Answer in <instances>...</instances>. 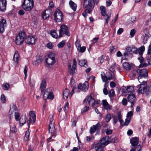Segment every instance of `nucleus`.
<instances>
[{
  "instance_id": "nucleus-1",
  "label": "nucleus",
  "mask_w": 151,
  "mask_h": 151,
  "mask_svg": "<svg viewBox=\"0 0 151 151\" xmlns=\"http://www.w3.org/2000/svg\"><path fill=\"white\" fill-rule=\"evenodd\" d=\"M95 3L93 0H83V8L84 12L82 14L84 17L88 16V14H91L94 7Z\"/></svg>"
},
{
  "instance_id": "nucleus-2",
  "label": "nucleus",
  "mask_w": 151,
  "mask_h": 151,
  "mask_svg": "<svg viewBox=\"0 0 151 151\" xmlns=\"http://www.w3.org/2000/svg\"><path fill=\"white\" fill-rule=\"evenodd\" d=\"M140 83L139 85L137 86L138 88L137 91V93L138 94H144L145 93L146 96L150 95L151 91L150 87L147 86V82L143 80Z\"/></svg>"
},
{
  "instance_id": "nucleus-3",
  "label": "nucleus",
  "mask_w": 151,
  "mask_h": 151,
  "mask_svg": "<svg viewBox=\"0 0 151 151\" xmlns=\"http://www.w3.org/2000/svg\"><path fill=\"white\" fill-rule=\"evenodd\" d=\"M145 50V47L144 46L139 47L138 49H137V54L138 53L139 57L138 58L141 64L139 66L141 67H146L147 66V64L145 63H144V58L142 56L143 52Z\"/></svg>"
},
{
  "instance_id": "nucleus-4",
  "label": "nucleus",
  "mask_w": 151,
  "mask_h": 151,
  "mask_svg": "<svg viewBox=\"0 0 151 151\" xmlns=\"http://www.w3.org/2000/svg\"><path fill=\"white\" fill-rule=\"evenodd\" d=\"M52 115H50L49 119H50V123L49 127V131L50 133L52 134V136L55 137L56 133V129L55 128V125L53 122L54 119Z\"/></svg>"
},
{
  "instance_id": "nucleus-5",
  "label": "nucleus",
  "mask_w": 151,
  "mask_h": 151,
  "mask_svg": "<svg viewBox=\"0 0 151 151\" xmlns=\"http://www.w3.org/2000/svg\"><path fill=\"white\" fill-rule=\"evenodd\" d=\"M26 35L24 32H20L16 37L15 39L16 44L18 45L22 44L26 37Z\"/></svg>"
},
{
  "instance_id": "nucleus-6",
  "label": "nucleus",
  "mask_w": 151,
  "mask_h": 151,
  "mask_svg": "<svg viewBox=\"0 0 151 151\" xmlns=\"http://www.w3.org/2000/svg\"><path fill=\"white\" fill-rule=\"evenodd\" d=\"M33 5L34 2L33 0H24L22 6L25 10L30 11L32 9Z\"/></svg>"
},
{
  "instance_id": "nucleus-7",
  "label": "nucleus",
  "mask_w": 151,
  "mask_h": 151,
  "mask_svg": "<svg viewBox=\"0 0 151 151\" xmlns=\"http://www.w3.org/2000/svg\"><path fill=\"white\" fill-rule=\"evenodd\" d=\"M137 75H138V79L140 83L143 81H141V79L143 77H145L147 76L148 71L145 69H137L136 70Z\"/></svg>"
},
{
  "instance_id": "nucleus-8",
  "label": "nucleus",
  "mask_w": 151,
  "mask_h": 151,
  "mask_svg": "<svg viewBox=\"0 0 151 151\" xmlns=\"http://www.w3.org/2000/svg\"><path fill=\"white\" fill-rule=\"evenodd\" d=\"M59 30V38L63 37L64 34L68 36L70 35L69 29L68 27L65 24H63L61 26Z\"/></svg>"
},
{
  "instance_id": "nucleus-9",
  "label": "nucleus",
  "mask_w": 151,
  "mask_h": 151,
  "mask_svg": "<svg viewBox=\"0 0 151 151\" xmlns=\"http://www.w3.org/2000/svg\"><path fill=\"white\" fill-rule=\"evenodd\" d=\"M55 54L50 52L48 55V57L46 60L47 64L49 65H52L56 62Z\"/></svg>"
},
{
  "instance_id": "nucleus-10",
  "label": "nucleus",
  "mask_w": 151,
  "mask_h": 151,
  "mask_svg": "<svg viewBox=\"0 0 151 151\" xmlns=\"http://www.w3.org/2000/svg\"><path fill=\"white\" fill-rule=\"evenodd\" d=\"M54 19L56 22H62L63 18V14L59 9H57L54 13Z\"/></svg>"
},
{
  "instance_id": "nucleus-11",
  "label": "nucleus",
  "mask_w": 151,
  "mask_h": 151,
  "mask_svg": "<svg viewBox=\"0 0 151 151\" xmlns=\"http://www.w3.org/2000/svg\"><path fill=\"white\" fill-rule=\"evenodd\" d=\"M110 138L109 136H107L103 137L99 141L98 144L105 147L106 145H108L111 142L109 140Z\"/></svg>"
},
{
  "instance_id": "nucleus-12",
  "label": "nucleus",
  "mask_w": 151,
  "mask_h": 151,
  "mask_svg": "<svg viewBox=\"0 0 151 151\" xmlns=\"http://www.w3.org/2000/svg\"><path fill=\"white\" fill-rule=\"evenodd\" d=\"M100 9L101 15L103 16H106V18H105L106 21L105 24H108V21L110 20V19L111 17V12L109 13L108 14H106V8L104 6H101L100 7Z\"/></svg>"
},
{
  "instance_id": "nucleus-13",
  "label": "nucleus",
  "mask_w": 151,
  "mask_h": 151,
  "mask_svg": "<svg viewBox=\"0 0 151 151\" xmlns=\"http://www.w3.org/2000/svg\"><path fill=\"white\" fill-rule=\"evenodd\" d=\"M73 63L72 65V67H71V65L70 64H68V67L69 68V72L70 74L72 76L75 73V71L76 69L77 62L75 59H73Z\"/></svg>"
},
{
  "instance_id": "nucleus-14",
  "label": "nucleus",
  "mask_w": 151,
  "mask_h": 151,
  "mask_svg": "<svg viewBox=\"0 0 151 151\" xmlns=\"http://www.w3.org/2000/svg\"><path fill=\"white\" fill-rule=\"evenodd\" d=\"M127 100L128 102L131 103V107L132 108L137 100L135 95L132 93L129 94L127 97Z\"/></svg>"
},
{
  "instance_id": "nucleus-15",
  "label": "nucleus",
  "mask_w": 151,
  "mask_h": 151,
  "mask_svg": "<svg viewBox=\"0 0 151 151\" xmlns=\"http://www.w3.org/2000/svg\"><path fill=\"white\" fill-rule=\"evenodd\" d=\"M95 102V99L92 97L91 95L87 96L84 100V103H88L89 105H91L93 107H94V103Z\"/></svg>"
},
{
  "instance_id": "nucleus-16",
  "label": "nucleus",
  "mask_w": 151,
  "mask_h": 151,
  "mask_svg": "<svg viewBox=\"0 0 151 151\" xmlns=\"http://www.w3.org/2000/svg\"><path fill=\"white\" fill-rule=\"evenodd\" d=\"M117 116H113V123L114 125L117 122V119L119 121L120 124L122 125L123 122V121L122 119V115L120 112H119L117 114Z\"/></svg>"
},
{
  "instance_id": "nucleus-17",
  "label": "nucleus",
  "mask_w": 151,
  "mask_h": 151,
  "mask_svg": "<svg viewBox=\"0 0 151 151\" xmlns=\"http://www.w3.org/2000/svg\"><path fill=\"white\" fill-rule=\"evenodd\" d=\"M52 13V11L51 9H47L42 13V18L44 19H46L51 16Z\"/></svg>"
},
{
  "instance_id": "nucleus-18",
  "label": "nucleus",
  "mask_w": 151,
  "mask_h": 151,
  "mask_svg": "<svg viewBox=\"0 0 151 151\" xmlns=\"http://www.w3.org/2000/svg\"><path fill=\"white\" fill-rule=\"evenodd\" d=\"M36 39L32 36H29L25 40V42L28 44L33 45L35 44Z\"/></svg>"
},
{
  "instance_id": "nucleus-19",
  "label": "nucleus",
  "mask_w": 151,
  "mask_h": 151,
  "mask_svg": "<svg viewBox=\"0 0 151 151\" xmlns=\"http://www.w3.org/2000/svg\"><path fill=\"white\" fill-rule=\"evenodd\" d=\"M101 127L100 124L97 123L96 125H93L90 129V132L91 134H93L97 130L100 129Z\"/></svg>"
},
{
  "instance_id": "nucleus-20",
  "label": "nucleus",
  "mask_w": 151,
  "mask_h": 151,
  "mask_svg": "<svg viewBox=\"0 0 151 151\" xmlns=\"http://www.w3.org/2000/svg\"><path fill=\"white\" fill-rule=\"evenodd\" d=\"M6 0H0V11L4 12L6 9Z\"/></svg>"
},
{
  "instance_id": "nucleus-21",
  "label": "nucleus",
  "mask_w": 151,
  "mask_h": 151,
  "mask_svg": "<svg viewBox=\"0 0 151 151\" xmlns=\"http://www.w3.org/2000/svg\"><path fill=\"white\" fill-rule=\"evenodd\" d=\"M139 142V140L138 137H132L130 140V142L133 146H136L137 145Z\"/></svg>"
},
{
  "instance_id": "nucleus-22",
  "label": "nucleus",
  "mask_w": 151,
  "mask_h": 151,
  "mask_svg": "<svg viewBox=\"0 0 151 151\" xmlns=\"http://www.w3.org/2000/svg\"><path fill=\"white\" fill-rule=\"evenodd\" d=\"M6 20L2 19L0 21V32L2 33L4 31V27L6 26Z\"/></svg>"
},
{
  "instance_id": "nucleus-23",
  "label": "nucleus",
  "mask_w": 151,
  "mask_h": 151,
  "mask_svg": "<svg viewBox=\"0 0 151 151\" xmlns=\"http://www.w3.org/2000/svg\"><path fill=\"white\" fill-rule=\"evenodd\" d=\"M102 102L103 106L105 109L107 110H111L112 106L109 104L106 100H103Z\"/></svg>"
},
{
  "instance_id": "nucleus-24",
  "label": "nucleus",
  "mask_w": 151,
  "mask_h": 151,
  "mask_svg": "<svg viewBox=\"0 0 151 151\" xmlns=\"http://www.w3.org/2000/svg\"><path fill=\"white\" fill-rule=\"evenodd\" d=\"M126 50L130 53H132L137 54V48L134 46H132L127 47Z\"/></svg>"
},
{
  "instance_id": "nucleus-25",
  "label": "nucleus",
  "mask_w": 151,
  "mask_h": 151,
  "mask_svg": "<svg viewBox=\"0 0 151 151\" xmlns=\"http://www.w3.org/2000/svg\"><path fill=\"white\" fill-rule=\"evenodd\" d=\"M92 148H94L96 151H103L104 150V147L99 145L97 143L92 145Z\"/></svg>"
},
{
  "instance_id": "nucleus-26",
  "label": "nucleus",
  "mask_w": 151,
  "mask_h": 151,
  "mask_svg": "<svg viewBox=\"0 0 151 151\" xmlns=\"http://www.w3.org/2000/svg\"><path fill=\"white\" fill-rule=\"evenodd\" d=\"M19 54L16 51L14 54L13 59L14 61V64L15 65L18 63L19 58Z\"/></svg>"
},
{
  "instance_id": "nucleus-27",
  "label": "nucleus",
  "mask_w": 151,
  "mask_h": 151,
  "mask_svg": "<svg viewBox=\"0 0 151 151\" xmlns=\"http://www.w3.org/2000/svg\"><path fill=\"white\" fill-rule=\"evenodd\" d=\"M27 118L26 116H22L19 119V123L20 126H23L26 122Z\"/></svg>"
},
{
  "instance_id": "nucleus-28",
  "label": "nucleus",
  "mask_w": 151,
  "mask_h": 151,
  "mask_svg": "<svg viewBox=\"0 0 151 151\" xmlns=\"http://www.w3.org/2000/svg\"><path fill=\"white\" fill-rule=\"evenodd\" d=\"M46 81L45 79H43L42 80L40 88L41 89L42 92H43L46 88Z\"/></svg>"
},
{
  "instance_id": "nucleus-29",
  "label": "nucleus",
  "mask_w": 151,
  "mask_h": 151,
  "mask_svg": "<svg viewBox=\"0 0 151 151\" xmlns=\"http://www.w3.org/2000/svg\"><path fill=\"white\" fill-rule=\"evenodd\" d=\"M79 64L81 66L86 68L88 67L87 61L85 60H79Z\"/></svg>"
},
{
  "instance_id": "nucleus-30",
  "label": "nucleus",
  "mask_w": 151,
  "mask_h": 151,
  "mask_svg": "<svg viewBox=\"0 0 151 151\" xmlns=\"http://www.w3.org/2000/svg\"><path fill=\"white\" fill-rule=\"evenodd\" d=\"M69 4L70 8L72 9V10L74 11H76V8L77 7V4L71 0H70V1Z\"/></svg>"
},
{
  "instance_id": "nucleus-31",
  "label": "nucleus",
  "mask_w": 151,
  "mask_h": 151,
  "mask_svg": "<svg viewBox=\"0 0 151 151\" xmlns=\"http://www.w3.org/2000/svg\"><path fill=\"white\" fill-rule=\"evenodd\" d=\"M69 90L67 88H66L63 92V97L65 99H67L70 94Z\"/></svg>"
},
{
  "instance_id": "nucleus-32",
  "label": "nucleus",
  "mask_w": 151,
  "mask_h": 151,
  "mask_svg": "<svg viewBox=\"0 0 151 151\" xmlns=\"http://www.w3.org/2000/svg\"><path fill=\"white\" fill-rule=\"evenodd\" d=\"M134 88L132 86H127L126 87L125 93H130L134 91Z\"/></svg>"
},
{
  "instance_id": "nucleus-33",
  "label": "nucleus",
  "mask_w": 151,
  "mask_h": 151,
  "mask_svg": "<svg viewBox=\"0 0 151 151\" xmlns=\"http://www.w3.org/2000/svg\"><path fill=\"white\" fill-rule=\"evenodd\" d=\"M52 92L51 89L50 88H47L45 91L43 96V98L45 100V98L46 97V96L48 95L50 93Z\"/></svg>"
},
{
  "instance_id": "nucleus-34",
  "label": "nucleus",
  "mask_w": 151,
  "mask_h": 151,
  "mask_svg": "<svg viewBox=\"0 0 151 151\" xmlns=\"http://www.w3.org/2000/svg\"><path fill=\"white\" fill-rule=\"evenodd\" d=\"M43 60V58L42 56H39L37 57L36 61L35 62V65L37 63H40L42 62Z\"/></svg>"
},
{
  "instance_id": "nucleus-35",
  "label": "nucleus",
  "mask_w": 151,
  "mask_h": 151,
  "mask_svg": "<svg viewBox=\"0 0 151 151\" xmlns=\"http://www.w3.org/2000/svg\"><path fill=\"white\" fill-rule=\"evenodd\" d=\"M83 91L85 92L87 91L88 87V83L87 81H86L83 84Z\"/></svg>"
},
{
  "instance_id": "nucleus-36",
  "label": "nucleus",
  "mask_w": 151,
  "mask_h": 151,
  "mask_svg": "<svg viewBox=\"0 0 151 151\" xmlns=\"http://www.w3.org/2000/svg\"><path fill=\"white\" fill-rule=\"evenodd\" d=\"M101 77L103 82L108 83L107 77L104 72H102L101 74Z\"/></svg>"
},
{
  "instance_id": "nucleus-37",
  "label": "nucleus",
  "mask_w": 151,
  "mask_h": 151,
  "mask_svg": "<svg viewBox=\"0 0 151 151\" xmlns=\"http://www.w3.org/2000/svg\"><path fill=\"white\" fill-rule=\"evenodd\" d=\"M50 34L53 38L56 39L58 38V35L55 30H51L50 32Z\"/></svg>"
},
{
  "instance_id": "nucleus-38",
  "label": "nucleus",
  "mask_w": 151,
  "mask_h": 151,
  "mask_svg": "<svg viewBox=\"0 0 151 151\" xmlns=\"http://www.w3.org/2000/svg\"><path fill=\"white\" fill-rule=\"evenodd\" d=\"M30 135V132L28 129L25 133V135L24 137V140L25 141H27L29 140V137Z\"/></svg>"
},
{
  "instance_id": "nucleus-39",
  "label": "nucleus",
  "mask_w": 151,
  "mask_h": 151,
  "mask_svg": "<svg viewBox=\"0 0 151 151\" xmlns=\"http://www.w3.org/2000/svg\"><path fill=\"white\" fill-rule=\"evenodd\" d=\"M131 120V118H127L125 120V122L121 125L122 126H127L130 123Z\"/></svg>"
},
{
  "instance_id": "nucleus-40",
  "label": "nucleus",
  "mask_w": 151,
  "mask_h": 151,
  "mask_svg": "<svg viewBox=\"0 0 151 151\" xmlns=\"http://www.w3.org/2000/svg\"><path fill=\"white\" fill-rule=\"evenodd\" d=\"M142 150V147L140 145H139L133 149H132L130 151H140Z\"/></svg>"
},
{
  "instance_id": "nucleus-41",
  "label": "nucleus",
  "mask_w": 151,
  "mask_h": 151,
  "mask_svg": "<svg viewBox=\"0 0 151 151\" xmlns=\"http://www.w3.org/2000/svg\"><path fill=\"white\" fill-rule=\"evenodd\" d=\"M29 115L30 117H32V119L34 120H34H36V115L34 111H30Z\"/></svg>"
},
{
  "instance_id": "nucleus-42",
  "label": "nucleus",
  "mask_w": 151,
  "mask_h": 151,
  "mask_svg": "<svg viewBox=\"0 0 151 151\" xmlns=\"http://www.w3.org/2000/svg\"><path fill=\"white\" fill-rule=\"evenodd\" d=\"M2 86L3 89L4 90H7L10 87L9 84L7 83L3 84Z\"/></svg>"
},
{
  "instance_id": "nucleus-43",
  "label": "nucleus",
  "mask_w": 151,
  "mask_h": 151,
  "mask_svg": "<svg viewBox=\"0 0 151 151\" xmlns=\"http://www.w3.org/2000/svg\"><path fill=\"white\" fill-rule=\"evenodd\" d=\"M111 119V116L110 114H108L106 116L105 118V120L106 122H109Z\"/></svg>"
},
{
  "instance_id": "nucleus-44",
  "label": "nucleus",
  "mask_w": 151,
  "mask_h": 151,
  "mask_svg": "<svg viewBox=\"0 0 151 151\" xmlns=\"http://www.w3.org/2000/svg\"><path fill=\"white\" fill-rule=\"evenodd\" d=\"M89 109V106L87 105L85 106L83 108L81 111V113L82 114H83L85 112L88 111Z\"/></svg>"
},
{
  "instance_id": "nucleus-45",
  "label": "nucleus",
  "mask_w": 151,
  "mask_h": 151,
  "mask_svg": "<svg viewBox=\"0 0 151 151\" xmlns=\"http://www.w3.org/2000/svg\"><path fill=\"white\" fill-rule=\"evenodd\" d=\"M54 98V96L52 92L50 93L48 95L46 96V97L45 98L46 99H48L50 100H52Z\"/></svg>"
},
{
  "instance_id": "nucleus-46",
  "label": "nucleus",
  "mask_w": 151,
  "mask_h": 151,
  "mask_svg": "<svg viewBox=\"0 0 151 151\" xmlns=\"http://www.w3.org/2000/svg\"><path fill=\"white\" fill-rule=\"evenodd\" d=\"M17 110H15V117L16 120L17 121L20 116L19 113L17 112Z\"/></svg>"
},
{
  "instance_id": "nucleus-47",
  "label": "nucleus",
  "mask_w": 151,
  "mask_h": 151,
  "mask_svg": "<svg viewBox=\"0 0 151 151\" xmlns=\"http://www.w3.org/2000/svg\"><path fill=\"white\" fill-rule=\"evenodd\" d=\"M109 96L111 98L114 96L115 95V92L114 89H111L110 90L109 93Z\"/></svg>"
},
{
  "instance_id": "nucleus-48",
  "label": "nucleus",
  "mask_w": 151,
  "mask_h": 151,
  "mask_svg": "<svg viewBox=\"0 0 151 151\" xmlns=\"http://www.w3.org/2000/svg\"><path fill=\"white\" fill-rule=\"evenodd\" d=\"M75 45L77 49V50H79V48L81 46L80 41L78 40H77L75 42Z\"/></svg>"
},
{
  "instance_id": "nucleus-49",
  "label": "nucleus",
  "mask_w": 151,
  "mask_h": 151,
  "mask_svg": "<svg viewBox=\"0 0 151 151\" xmlns=\"http://www.w3.org/2000/svg\"><path fill=\"white\" fill-rule=\"evenodd\" d=\"M130 53L127 51L125 52L123 54L125 60H127L128 56Z\"/></svg>"
},
{
  "instance_id": "nucleus-50",
  "label": "nucleus",
  "mask_w": 151,
  "mask_h": 151,
  "mask_svg": "<svg viewBox=\"0 0 151 151\" xmlns=\"http://www.w3.org/2000/svg\"><path fill=\"white\" fill-rule=\"evenodd\" d=\"M68 105L69 103L68 102H67L65 105L63 109L65 113L67 112L68 110Z\"/></svg>"
},
{
  "instance_id": "nucleus-51",
  "label": "nucleus",
  "mask_w": 151,
  "mask_h": 151,
  "mask_svg": "<svg viewBox=\"0 0 151 151\" xmlns=\"http://www.w3.org/2000/svg\"><path fill=\"white\" fill-rule=\"evenodd\" d=\"M65 44V41H62L58 44V47L59 48H62L64 46Z\"/></svg>"
},
{
  "instance_id": "nucleus-52",
  "label": "nucleus",
  "mask_w": 151,
  "mask_h": 151,
  "mask_svg": "<svg viewBox=\"0 0 151 151\" xmlns=\"http://www.w3.org/2000/svg\"><path fill=\"white\" fill-rule=\"evenodd\" d=\"M33 120L32 119V117H29L28 120L27 121V123L28 124V126L30 124L34 123L35 120L33 121Z\"/></svg>"
},
{
  "instance_id": "nucleus-53",
  "label": "nucleus",
  "mask_w": 151,
  "mask_h": 151,
  "mask_svg": "<svg viewBox=\"0 0 151 151\" xmlns=\"http://www.w3.org/2000/svg\"><path fill=\"white\" fill-rule=\"evenodd\" d=\"M10 130L13 132H15L17 131V129L15 125H13L10 126Z\"/></svg>"
},
{
  "instance_id": "nucleus-54",
  "label": "nucleus",
  "mask_w": 151,
  "mask_h": 151,
  "mask_svg": "<svg viewBox=\"0 0 151 151\" xmlns=\"http://www.w3.org/2000/svg\"><path fill=\"white\" fill-rule=\"evenodd\" d=\"M0 99L2 102L5 103L6 102V98L4 94H2L1 95Z\"/></svg>"
},
{
  "instance_id": "nucleus-55",
  "label": "nucleus",
  "mask_w": 151,
  "mask_h": 151,
  "mask_svg": "<svg viewBox=\"0 0 151 151\" xmlns=\"http://www.w3.org/2000/svg\"><path fill=\"white\" fill-rule=\"evenodd\" d=\"M86 50V47L85 46L81 47L79 48V51L83 53Z\"/></svg>"
},
{
  "instance_id": "nucleus-56",
  "label": "nucleus",
  "mask_w": 151,
  "mask_h": 151,
  "mask_svg": "<svg viewBox=\"0 0 151 151\" xmlns=\"http://www.w3.org/2000/svg\"><path fill=\"white\" fill-rule=\"evenodd\" d=\"M116 65V64H114L111 65L109 68L110 70L112 72H114L115 71V66Z\"/></svg>"
},
{
  "instance_id": "nucleus-57",
  "label": "nucleus",
  "mask_w": 151,
  "mask_h": 151,
  "mask_svg": "<svg viewBox=\"0 0 151 151\" xmlns=\"http://www.w3.org/2000/svg\"><path fill=\"white\" fill-rule=\"evenodd\" d=\"M133 112L132 111H130L129 112H128L127 114V118H131V117L133 115Z\"/></svg>"
},
{
  "instance_id": "nucleus-58",
  "label": "nucleus",
  "mask_w": 151,
  "mask_h": 151,
  "mask_svg": "<svg viewBox=\"0 0 151 151\" xmlns=\"http://www.w3.org/2000/svg\"><path fill=\"white\" fill-rule=\"evenodd\" d=\"M28 70V68L27 66H25L24 69V72L25 74V78L27 76V73Z\"/></svg>"
},
{
  "instance_id": "nucleus-59",
  "label": "nucleus",
  "mask_w": 151,
  "mask_h": 151,
  "mask_svg": "<svg viewBox=\"0 0 151 151\" xmlns=\"http://www.w3.org/2000/svg\"><path fill=\"white\" fill-rule=\"evenodd\" d=\"M136 33L135 30L134 29H132L130 32V35L132 37H134Z\"/></svg>"
},
{
  "instance_id": "nucleus-60",
  "label": "nucleus",
  "mask_w": 151,
  "mask_h": 151,
  "mask_svg": "<svg viewBox=\"0 0 151 151\" xmlns=\"http://www.w3.org/2000/svg\"><path fill=\"white\" fill-rule=\"evenodd\" d=\"M113 132V131L110 129H107L105 133L107 135H109L111 134Z\"/></svg>"
},
{
  "instance_id": "nucleus-61",
  "label": "nucleus",
  "mask_w": 151,
  "mask_h": 151,
  "mask_svg": "<svg viewBox=\"0 0 151 151\" xmlns=\"http://www.w3.org/2000/svg\"><path fill=\"white\" fill-rule=\"evenodd\" d=\"M46 46L48 48L50 49H52L53 47V45L51 42L48 43Z\"/></svg>"
},
{
  "instance_id": "nucleus-62",
  "label": "nucleus",
  "mask_w": 151,
  "mask_h": 151,
  "mask_svg": "<svg viewBox=\"0 0 151 151\" xmlns=\"http://www.w3.org/2000/svg\"><path fill=\"white\" fill-rule=\"evenodd\" d=\"M147 61L148 62V63H147L145 61L144 62V63H145L147 64V66L148 65H151V58L150 57V58L148 57L147 59Z\"/></svg>"
},
{
  "instance_id": "nucleus-63",
  "label": "nucleus",
  "mask_w": 151,
  "mask_h": 151,
  "mask_svg": "<svg viewBox=\"0 0 151 151\" xmlns=\"http://www.w3.org/2000/svg\"><path fill=\"white\" fill-rule=\"evenodd\" d=\"M72 88V90L70 93V97L74 93V90L76 89V87L75 86H73Z\"/></svg>"
},
{
  "instance_id": "nucleus-64",
  "label": "nucleus",
  "mask_w": 151,
  "mask_h": 151,
  "mask_svg": "<svg viewBox=\"0 0 151 151\" xmlns=\"http://www.w3.org/2000/svg\"><path fill=\"white\" fill-rule=\"evenodd\" d=\"M127 100L126 99H123L122 100V104L124 106L126 105L127 104Z\"/></svg>"
}]
</instances>
